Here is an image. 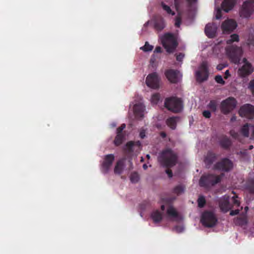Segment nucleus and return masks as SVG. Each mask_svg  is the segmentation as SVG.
Segmentation results:
<instances>
[{"label":"nucleus","mask_w":254,"mask_h":254,"mask_svg":"<svg viewBox=\"0 0 254 254\" xmlns=\"http://www.w3.org/2000/svg\"><path fill=\"white\" fill-rule=\"evenodd\" d=\"M158 162L164 167L167 168L166 173L169 178H172L173 173L169 168L174 166L177 162L178 156L171 149L166 148L163 150L158 157Z\"/></svg>","instance_id":"1"},{"label":"nucleus","mask_w":254,"mask_h":254,"mask_svg":"<svg viewBox=\"0 0 254 254\" xmlns=\"http://www.w3.org/2000/svg\"><path fill=\"white\" fill-rule=\"evenodd\" d=\"M160 40L162 46L168 53H173L178 45L177 38L171 33L164 34Z\"/></svg>","instance_id":"2"},{"label":"nucleus","mask_w":254,"mask_h":254,"mask_svg":"<svg viewBox=\"0 0 254 254\" xmlns=\"http://www.w3.org/2000/svg\"><path fill=\"white\" fill-rule=\"evenodd\" d=\"M164 105L168 110L174 113L180 112L183 108L182 100L176 97H171L166 98Z\"/></svg>","instance_id":"3"},{"label":"nucleus","mask_w":254,"mask_h":254,"mask_svg":"<svg viewBox=\"0 0 254 254\" xmlns=\"http://www.w3.org/2000/svg\"><path fill=\"white\" fill-rule=\"evenodd\" d=\"M222 176H216L214 174H207L201 177L199 184L200 187L208 188L213 186L220 182Z\"/></svg>","instance_id":"4"},{"label":"nucleus","mask_w":254,"mask_h":254,"mask_svg":"<svg viewBox=\"0 0 254 254\" xmlns=\"http://www.w3.org/2000/svg\"><path fill=\"white\" fill-rule=\"evenodd\" d=\"M200 221L204 226L211 228L216 225L218 220L214 212L206 210L202 213Z\"/></svg>","instance_id":"5"},{"label":"nucleus","mask_w":254,"mask_h":254,"mask_svg":"<svg viewBox=\"0 0 254 254\" xmlns=\"http://www.w3.org/2000/svg\"><path fill=\"white\" fill-rule=\"evenodd\" d=\"M237 101L232 97H229L223 100L220 105V109L222 113L228 115L236 107Z\"/></svg>","instance_id":"6"},{"label":"nucleus","mask_w":254,"mask_h":254,"mask_svg":"<svg viewBox=\"0 0 254 254\" xmlns=\"http://www.w3.org/2000/svg\"><path fill=\"white\" fill-rule=\"evenodd\" d=\"M227 54L231 62L238 64L240 63L243 51L241 48L232 46L226 49Z\"/></svg>","instance_id":"7"},{"label":"nucleus","mask_w":254,"mask_h":254,"mask_svg":"<svg viewBox=\"0 0 254 254\" xmlns=\"http://www.w3.org/2000/svg\"><path fill=\"white\" fill-rule=\"evenodd\" d=\"M215 170L228 172L233 168V163L229 159L224 158L216 163L213 167Z\"/></svg>","instance_id":"8"},{"label":"nucleus","mask_w":254,"mask_h":254,"mask_svg":"<svg viewBox=\"0 0 254 254\" xmlns=\"http://www.w3.org/2000/svg\"><path fill=\"white\" fill-rule=\"evenodd\" d=\"M254 11V0H248L243 3L240 11L241 17H249Z\"/></svg>","instance_id":"9"},{"label":"nucleus","mask_w":254,"mask_h":254,"mask_svg":"<svg viewBox=\"0 0 254 254\" xmlns=\"http://www.w3.org/2000/svg\"><path fill=\"white\" fill-rule=\"evenodd\" d=\"M240 116L248 119H253L254 117V106L246 104L242 106L239 111Z\"/></svg>","instance_id":"10"},{"label":"nucleus","mask_w":254,"mask_h":254,"mask_svg":"<svg viewBox=\"0 0 254 254\" xmlns=\"http://www.w3.org/2000/svg\"><path fill=\"white\" fill-rule=\"evenodd\" d=\"M160 79L156 72H153L148 75L146 78V85L153 89H158L159 87Z\"/></svg>","instance_id":"11"},{"label":"nucleus","mask_w":254,"mask_h":254,"mask_svg":"<svg viewBox=\"0 0 254 254\" xmlns=\"http://www.w3.org/2000/svg\"><path fill=\"white\" fill-rule=\"evenodd\" d=\"M208 69L207 65L202 63L200 66V69L196 72V79L199 82H202L207 79Z\"/></svg>","instance_id":"12"},{"label":"nucleus","mask_w":254,"mask_h":254,"mask_svg":"<svg viewBox=\"0 0 254 254\" xmlns=\"http://www.w3.org/2000/svg\"><path fill=\"white\" fill-rule=\"evenodd\" d=\"M219 206L221 211L223 213H226L232 208V206L229 202V197L224 196L218 200Z\"/></svg>","instance_id":"13"},{"label":"nucleus","mask_w":254,"mask_h":254,"mask_svg":"<svg viewBox=\"0 0 254 254\" xmlns=\"http://www.w3.org/2000/svg\"><path fill=\"white\" fill-rule=\"evenodd\" d=\"M237 26V23L235 20L228 19L222 23L221 28L224 33H229L232 32Z\"/></svg>","instance_id":"14"},{"label":"nucleus","mask_w":254,"mask_h":254,"mask_svg":"<svg viewBox=\"0 0 254 254\" xmlns=\"http://www.w3.org/2000/svg\"><path fill=\"white\" fill-rule=\"evenodd\" d=\"M115 159V156L112 154L106 155L102 164V171L106 174L108 172Z\"/></svg>","instance_id":"15"},{"label":"nucleus","mask_w":254,"mask_h":254,"mask_svg":"<svg viewBox=\"0 0 254 254\" xmlns=\"http://www.w3.org/2000/svg\"><path fill=\"white\" fill-rule=\"evenodd\" d=\"M243 61L245 64L239 69L238 73L240 76L244 77L251 74L254 71V68L252 64L247 62L246 59H244Z\"/></svg>","instance_id":"16"},{"label":"nucleus","mask_w":254,"mask_h":254,"mask_svg":"<svg viewBox=\"0 0 254 254\" xmlns=\"http://www.w3.org/2000/svg\"><path fill=\"white\" fill-rule=\"evenodd\" d=\"M165 74L171 83H176L179 81L180 72L177 70L168 69L165 71Z\"/></svg>","instance_id":"17"},{"label":"nucleus","mask_w":254,"mask_h":254,"mask_svg":"<svg viewBox=\"0 0 254 254\" xmlns=\"http://www.w3.org/2000/svg\"><path fill=\"white\" fill-rule=\"evenodd\" d=\"M166 27L164 19L161 16L156 17L154 20V28L158 32H160Z\"/></svg>","instance_id":"18"},{"label":"nucleus","mask_w":254,"mask_h":254,"mask_svg":"<svg viewBox=\"0 0 254 254\" xmlns=\"http://www.w3.org/2000/svg\"><path fill=\"white\" fill-rule=\"evenodd\" d=\"M218 155L215 153L208 151L205 157L204 163L207 168H209L213 162L217 159Z\"/></svg>","instance_id":"19"},{"label":"nucleus","mask_w":254,"mask_h":254,"mask_svg":"<svg viewBox=\"0 0 254 254\" xmlns=\"http://www.w3.org/2000/svg\"><path fill=\"white\" fill-rule=\"evenodd\" d=\"M145 107L141 103L135 104L133 106V113L136 118H142Z\"/></svg>","instance_id":"20"},{"label":"nucleus","mask_w":254,"mask_h":254,"mask_svg":"<svg viewBox=\"0 0 254 254\" xmlns=\"http://www.w3.org/2000/svg\"><path fill=\"white\" fill-rule=\"evenodd\" d=\"M216 26L214 23H208L205 27V33L209 38H213L216 33Z\"/></svg>","instance_id":"21"},{"label":"nucleus","mask_w":254,"mask_h":254,"mask_svg":"<svg viewBox=\"0 0 254 254\" xmlns=\"http://www.w3.org/2000/svg\"><path fill=\"white\" fill-rule=\"evenodd\" d=\"M218 139L220 146L224 149H229L232 145L231 139L226 135H223L220 136Z\"/></svg>","instance_id":"22"},{"label":"nucleus","mask_w":254,"mask_h":254,"mask_svg":"<svg viewBox=\"0 0 254 254\" xmlns=\"http://www.w3.org/2000/svg\"><path fill=\"white\" fill-rule=\"evenodd\" d=\"M236 2V0H224L221 4L222 8L228 12L233 8Z\"/></svg>","instance_id":"23"},{"label":"nucleus","mask_w":254,"mask_h":254,"mask_svg":"<svg viewBox=\"0 0 254 254\" xmlns=\"http://www.w3.org/2000/svg\"><path fill=\"white\" fill-rule=\"evenodd\" d=\"M151 218L155 223H159L163 219V213L158 210H155L152 212Z\"/></svg>","instance_id":"24"},{"label":"nucleus","mask_w":254,"mask_h":254,"mask_svg":"<svg viewBox=\"0 0 254 254\" xmlns=\"http://www.w3.org/2000/svg\"><path fill=\"white\" fill-rule=\"evenodd\" d=\"M125 160V158H122L117 161L114 168V173L116 174L120 175L122 173L124 167Z\"/></svg>","instance_id":"25"},{"label":"nucleus","mask_w":254,"mask_h":254,"mask_svg":"<svg viewBox=\"0 0 254 254\" xmlns=\"http://www.w3.org/2000/svg\"><path fill=\"white\" fill-rule=\"evenodd\" d=\"M141 146V143L139 141H129L127 142L126 145V149L129 153H131L133 151V147L134 146H137L138 147L140 148Z\"/></svg>","instance_id":"26"},{"label":"nucleus","mask_w":254,"mask_h":254,"mask_svg":"<svg viewBox=\"0 0 254 254\" xmlns=\"http://www.w3.org/2000/svg\"><path fill=\"white\" fill-rule=\"evenodd\" d=\"M177 117H172L169 118L166 120V124L172 129H175L177 125Z\"/></svg>","instance_id":"27"},{"label":"nucleus","mask_w":254,"mask_h":254,"mask_svg":"<svg viewBox=\"0 0 254 254\" xmlns=\"http://www.w3.org/2000/svg\"><path fill=\"white\" fill-rule=\"evenodd\" d=\"M235 223L236 225L240 226L246 225L248 223L247 218L246 216L238 217L235 220Z\"/></svg>","instance_id":"28"},{"label":"nucleus","mask_w":254,"mask_h":254,"mask_svg":"<svg viewBox=\"0 0 254 254\" xmlns=\"http://www.w3.org/2000/svg\"><path fill=\"white\" fill-rule=\"evenodd\" d=\"M124 138L125 135L124 134H117L114 141V144L116 146L120 145L123 143Z\"/></svg>","instance_id":"29"},{"label":"nucleus","mask_w":254,"mask_h":254,"mask_svg":"<svg viewBox=\"0 0 254 254\" xmlns=\"http://www.w3.org/2000/svg\"><path fill=\"white\" fill-rule=\"evenodd\" d=\"M185 187L182 185H179L175 187L173 190V193L176 194L177 195H179L185 191Z\"/></svg>","instance_id":"30"},{"label":"nucleus","mask_w":254,"mask_h":254,"mask_svg":"<svg viewBox=\"0 0 254 254\" xmlns=\"http://www.w3.org/2000/svg\"><path fill=\"white\" fill-rule=\"evenodd\" d=\"M167 214L173 217H177L178 216V213L176 209L172 206L168 207L167 210Z\"/></svg>","instance_id":"31"},{"label":"nucleus","mask_w":254,"mask_h":254,"mask_svg":"<svg viewBox=\"0 0 254 254\" xmlns=\"http://www.w3.org/2000/svg\"><path fill=\"white\" fill-rule=\"evenodd\" d=\"M247 189L250 193H254V179L248 181L246 185Z\"/></svg>","instance_id":"32"},{"label":"nucleus","mask_w":254,"mask_h":254,"mask_svg":"<svg viewBox=\"0 0 254 254\" xmlns=\"http://www.w3.org/2000/svg\"><path fill=\"white\" fill-rule=\"evenodd\" d=\"M161 6L164 10H165L168 14L172 15H174L175 13L172 11L170 7L166 5L164 2H162L161 3Z\"/></svg>","instance_id":"33"},{"label":"nucleus","mask_w":254,"mask_h":254,"mask_svg":"<svg viewBox=\"0 0 254 254\" xmlns=\"http://www.w3.org/2000/svg\"><path fill=\"white\" fill-rule=\"evenodd\" d=\"M217 102L216 100H211L207 105V107L213 112H215L217 110Z\"/></svg>","instance_id":"34"},{"label":"nucleus","mask_w":254,"mask_h":254,"mask_svg":"<svg viewBox=\"0 0 254 254\" xmlns=\"http://www.w3.org/2000/svg\"><path fill=\"white\" fill-rule=\"evenodd\" d=\"M239 41V35L237 34H233L230 36V39L227 40V44H231L234 42H238Z\"/></svg>","instance_id":"35"},{"label":"nucleus","mask_w":254,"mask_h":254,"mask_svg":"<svg viewBox=\"0 0 254 254\" xmlns=\"http://www.w3.org/2000/svg\"><path fill=\"white\" fill-rule=\"evenodd\" d=\"M242 134L245 137H248L249 135V124H245L241 129Z\"/></svg>","instance_id":"36"},{"label":"nucleus","mask_w":254,"mask_h":254,"mask_svg":"<svg viewBox=\"0 0 254 254\" xmlns=\"http://www.w3.org/2000/svg\"><path fill=\"white\" fill-rule=\"evenodd\" d=\"M130 181L133 183L138 182L139 180V176L137 173L133 172L131 174L130 176Z\"/></svg>","instance_id":"37"},{"label":"nucleus","mask_w":254,"mask_h":254,"mask_svg":"<svg viewBox=\"0 0 254 254\" xmlns=\"http://www.w3.org/2000/svg\"><path fill=\"white\" fill-rule=\"evenodd\" d=\"M198 206L199 208H202L206 203V200L203 196H200L197 199Z\"/></svg>","instance_id":"38"},{"label":"nucleus","mask_w":254,"mask_h":254,"mask_svg":"<svg viewBox=\"0 0 254 254\" xmlns=\"http://www.w3.org/2000/svg\"><path fill=\"white\" fill-rule=\"evenodd\" d=\"M153 47L152 45L149 44L147 42H146L143 47L140 48V49L142 50L144 52H149L153 50Z\"/></svg>","instance_id":"39"},{"label":"nucleus","mask_w":254,"mask_h":254,"mask_svg":"<svg viewBox=\"0 0 254 254\" xmlns=\"http://www.w3.org/2000/svg\"><path fill=\"white\" fill-rule=\"evenodd\" d=\"M160 94L158 93H155L152 95L151 97V102L153 104H157L160 100Z\"/></svg>","instance_id":"40"},{"label":"nucleus","mask_w":254,"mask_h":254,"mask_svg":"<svg viewBox=\"0 0 254 254\" xmlns=\"http://www.w3.org/2000/svg\"><path fill=\"white\" fill-rule=\"evenodd\" d=\"M238 197L237 195H234L232 198L233 205L237 207H239L240 205V202L238 199Z\"/></svg>","instance_id":"41"},{"label":"nucleus","mask_w":254,"mask_h":254,"mask_svg":"<svg viewBox=\"0 0 254 254\" xmlns=\"http://www.w3.org/2000/svg\"><path fill=\"white\" fill-rule=\"evenodd\" d=\"M215 80L218 83H219V84H221L222 85L225 84V81L221 75H218L215 76Z\"/></svg>","instance_id":"42"},{"label":"nucleus","mask_w":254,"mask_h":254,"mask_svg":"<svg viewBox=\"0 0 254 254\" xmlns=\"http://www.w3.org/2000/svg\"><path fill=\"white\" fill-rule=\"evenodd\" d=\"M126 125L125 124H123L121 126L117 128V134H123V130L126 128Z\"/></svg>","instance_id":"43"},{"label":"nucleus","mask_w":254,"mask_h":254,"mask_svg":"<svg viewBox=\"0 0 254 254\" xmlns=\"http://www.w3.org/2000/svg\"><path fill=\"white\" fill-rule=\"evenodd\" d=\"M230 134L234 138L239 139V134L238 132L231 130L230 131Z\"/></svg>","instance_id":"44"},{"label":"nucleus","mask_w":254,"mask_h":254,"mask_svg":"<svg viewBox=\"0 0 254 254\" xmlns=\"http://www.w3.org/2000/svg\"><path fill=\"white\" fill-rule=\"evenodd\" d=\"M202 115L205 118L209 119L211 117V113L208 110H205L202 112Z\"/></svg>","instance_id":"45"},{"label":"nucleus","mask_w":254,"mask_h":254,"mask_svg":"<svg viewBox=\"0 0 254 254\" xmlns=\"http://www.w3.org/2000/svg\"><path fill=\"white\" fill-rule=\"evenodd\" d=\"M249 88L251 90L253 94L254 93V79L251 80L249 84Z\"/></svg>","instance_id":"46"},{"label":"nucleus","mask_w":254,"mask_h":254,"mask_svg":"<svg viewBox=\"0 0 254 254\" xmlns=\"http://www.w3.org/2000/svg\"><path fill=\"white\" fill-rule=\"evenodd\" d=\"M185 55L183 53H179L176 55V60L178 62H182L184 58Z\"/></svg>","instance_id":"47"},{"label":"nucleus","mask_w":254,"mask_h":254,"mask_svg":"<svg viewBox=\"0 0 254 254\" xmlns=\"http://www.w3.org/2000/svg\"><path fill=\"white\" fill-rule=\"evenodd\" d=\"M240 211V210L239 209L234 210H231L230 213V215L231 216H234L236 215H237L239 213Z\"/></svg>","instance_id":"48"},{"label":"nucleus","mask_w":254,"mask_h":254,"mask_svg":"<svg viewBox=\"0 0 254 254\" xmlns=\"http://www.w3.org/2000/svg\"><path fill=\"white\" fill-rule=\"evenodd\" d=\"M221 17V12L220 9H218L217 11V13L216 15V18L217 19H219Z\"/></svg>","instance_id":"49"},{"label":"nucleus","mask_w":254,"mask_h":254,"mask_svg":"<svg viewBox=\"0 0 254 254\" xmlns=\"http://www.w3.org/2000/svg\"><path fill=\"white\" fill-rule=\"evenodd\" d=\"M139 136L141 138L143 139L145 136V131L144 130H141L139 133Z\"/></svg>","instance_id":"50"},{"label":"nucleus","mask_w":254,"mask_h":254,"mask_svg":"<svg viewBox=\"0 0 254 254\" xmlns=\"http://www.w3.org/2000/svg\"><path fill=\"white\" fill-rule=\"evenodd\" d=\"M154 52L157 53H161L162 52V48H161V47H160V46L156 47L155 49Z\"/></svg>","instance_id":"51"},{"label":"nucleus","mask_w":254,"mask_h":254,"mask_svg":"<svg viewBox=\"0 0 254 254\" xmlns=\"http://www.w3.org/2000/svg\"><path fill=\"white\" fill-rule=\"evenodd\" d=\"M224 65L223 64H218L217 66V69L219 70H222L224 68Z\"/></svg>","instance_id":"52"},{"label":"nucleus","mask_w":254,"mask_h":254,"mask_svg":"<svg viewBox=\"0 0 254 254\" xmlns=\"http://www.w3.org/2000/svg\"><path fill=\"white\" fill-rule=\"evenodd\" d=\"M225 78H227L228 77L230 76V74L229 71L228 70H227L225 71Z\"/></svg>","instance_id":"53"},{"label":"nucleus","mask_w":254,"mask_h":254,"mask_svg":"<svg viewBox=\"0 0 254 254\" xmlns=\"http://www.w3.org/2000/svg\"><path fill=\"white\" fill-rule=\"evenodd\" d=\"M166 135H167V134H166V133L165 132H164V131H162V132H160V136H161L162 138H164L166 137Z\"/></svg>","instance_id":"54"},{"label":"nucleus","mask_w":254,"mask_h":254,"mask_svg":"<svg viewBox=\"0 0 254 254\" xmlns=\"http://www.w3.org/2000/svg\"><path fill=\"white\" fill-rule=\"evenodd\" d=\"M252 136L254 137V126H252Z\"/></svg>","instance_id":"55"},{"label":"nucleus","mask_w":254,"mask_h":254,"mask_svg":"<svg viewBox=\"0 0 254 254\" xmlns=\"http://www.w3.org/2000/svg\"><path fill=\"white\" fill-rule=\"evenodd\" d=\"M236 117L235 116H233V117L231 118V121L232 122H233L234 121H235V120H236Z\"/></svg>","instance_id":"56"},{"label":"nucleus","mask_w":254,"mask_h":254,"mask_svg":"<svg viewBox=\"0 0 254 254\" xmlns=\"http://www.w3.org/2000/svg\"><path fill=\"white\" fill-rule=\"evenodd\" d=\"M165 205H162L161 206V209L162 211H164L165 210Z\"/></svg>","instance_id":"57"},{"label":"nucleus","mask_w":254,"mask_h":254,"mask_svg":"<svg viewBox=\"0 0 254 254\" xmlns=\"http://www.w3.org/2000/svg\"><path fill=\"white\" fill-rule=\"evenodd\" d=\"M143 168L144 169H146L147 168V166L146 164H143Z\"/></svg>","instance_id":"58"},{"label":"nucleus","mask_w":254,"mask_h":254,"mask_svg":"<svg viewBox=\"0 0 254 254\" xmlns=\"http://www.w3.org/2000/svg\"><path fill=\"white\" fill-rule=\"evenodd\" d=\"M129 164L130 165V168H131V169H132V162H131V161L130 160L129 161Z\"/></svg>","instance_id":"59"},{"label":"nucleus","mask_w":254,"mask_h":254,"mask_svg":"<svg viewBox=\"0 0 254 254\" xmlns=\"http://www.w3.org/2000/svg\"><path fill=\"white\" fill-rule=\"evenodd\" d=\"M253 147H253V145H250V146H249V149L250 150H251V149H252L253 148Z\"/></svg>","instance_id":"60"},{"label":"nucleus","mask_w":254,"mask_h":254,"mask_svg":"<svg viewBox=\"0 0 254 254\" xmlns=\"http://www.w3.org/2000/svg\"><path fill=\"white\" fill-rule=\"evenodd\" d=\"M112 126H113V127H116V124H115V123L112 124Z\"/></svg>","instance_id":"61"},{"label":"nucleus","mask_w":254,"mask_h":254,"mask_svg":"<svg viewBox=\"0 0 254 254\" xmlns=\"http://www.w3.org/2000/svg\"><path fill=\"white\" fill-rule=\"evenodd\" d=\"M146 157H147V158H148V159L150 158V156H149V155H146Z\"/></svg>","instance_id":"62"},{"label":"nucleus","mask_w":254,"mask_h":254,"mask_svg":"<svg viewBox=\"0 0 254 254\" xmlns=\"http://www.w3.org/2000/svg\"><path fill=\"white\" fill-rule=\"evenodd\" d=\"M245 209H246V210H247V209H248V207H246L245 208Z\"/></svg>","instance_id":"63"},{"label":"nucleus","mask_w":254,"mask_h":254,"mask_svg":"<svg viewBox=\"0 0 254 254\" xmlns=\"http://www.w3.org/2000/svg\"><path fill=\"white\" fill-rule=\"evenodd\" d=\"M245 209H246V210H247V209H248V207H246L245 208Z\"/></svg>","instance_id":"64"}]
</instances>
